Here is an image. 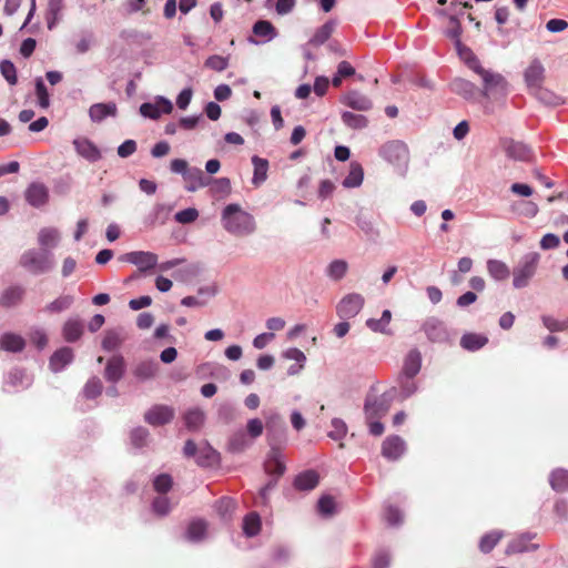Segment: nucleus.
<instances>
[{"label": "nucleus", "mask_w": 568, "mask_h": 568, "mask_svg": "<svg viewBox=\"0 0 568 568\" xmlns=\"http://www.w3.org/2000/svg\"><path fill=\"white\" fill-rule=\"evenodd\" d=\"M462 61L480 78L481 95L488 100L499 101L509 93V83L506 78L491 69H486L471 50H464Z\"/></svg>", "instance_id": "obj_1"}, {"label": "nucleus", "mask_w": 568, "mask_h": 568, "mask_svg": "<svg viewBox=\"0 0 568 568\" xmlns=\"http://www.w3.org/2000/svg\"><path fill=\"white\" fill-rule=\"evenodd\" d=\"M223 229L234 236H248L256 231L254 216L244 211L240 204H227L221 213Z\"/></svg>", "instance_id": "obj_2"}, {"label": "nucleus", "mask_w": 568, "mask_h": 568, "mask_svg": "<svg viewBox=\"0 0 568 568\" xmlns=\"http://www.w3.org/2000/svg\"><path fill=\"white\" fill-rule=\"evenodd\" d=\"M280 424L282 427L283 422L278 414H273L266 423L268 442L271 445V450L264 462V469L266 474L274 476L276 478L281 477L285 471V463L283 456L278 448L273 446V438L271 437L272 429L276 424Z\"/></svg>", "instance_id": "obj_3"}, {"label": "nucleus", "mask_w": 568, "mask_h": 568, "mask_svg": "<svg viewBox=\"0 0 568 568\" xmlns=\"http://www.w3.org/2000/svg\"><path fill=\"white\" fill-rule=\"evenodd\" d=\"M20 264L34 275L48 273L54 266L53 255L45 248L26 251L21 255Z\"/></svg>", "instance_id": "obj_4"}, {"label": "nucleus", "mask_w": 568, "mask_h": 568, "mask_svg": "<svg viewBox=\"0 0 568 568\" xmlns=\"http://www.w3.org/2000/svg\"><path fill=\"white\" fill-rule=\"evenodd\" d=\"M540 262V254L537 252L526 253L520 257L513 270V285L515 288H524L529 285L535 276Z\"/></svg>", "instance_id": "obj_5"}, {"label": "nucleus", "mask_w": 568, "mask_h": 568, "mask_svg": "<svg viewBox=\"0 0 568 568\" xmlns=\"http://www.w3.org/2000/svg\"><path fill=\"white\" fill-rule=\"evenodd\" d=\"M379 156L392 164L400 174L407 170L409 152L405 143L398 140L386 142L379 149Z\"/></svg>", "instance_id": "obj_6"}, {"label": "nucleus", "mask_w": 568, "mask_h": 568, "mask_svg": "<svg viewBox=\"0 0 568 568\" xmlns=\"http://www.w3.org/2000/svg\"><path fill=\"white\" fill-rule=\"evenodd\" d=\"M395 398V389L387 390L381 395L368 393L364 404L366 420L378 419L384 416Z\"/></svg>", "instance_id": "obj_7"}, {"label": "nucleus", "mask_w": 568, "mask_h": 568, "mask_svg": "<svg viewBox=\"0 0 568 568\" xmlns=\"http://www.w3.org/2000/svg\"><path fill=\"white\" fill-rule=\"evenodd\" d=\"M422 331L429 342L436 344H453L456 337V332L450 329L444 321L435 316L424 321Z\"/></svg>", "instance_id": "obj_8"}, {"label": "nucleus", "mask_w": 568, "mask_h": 568, "mask_svg": "<svg viewBox=\"0 0 568 568\" xmlns=\"http://www.w3.org/2000/svg\"><path fill=\"white\" fill-rule=\"evenodd\" d=\"M183 452L186 457H193L201 467H211L219 460L216 450L205 442L196 445L190 439L185 443Z\"/></svg>", "instance_id": "obj_9"}, {"label": "nucleus", "mask_w": 568, "mask_h": 568, "mask_svg": "<svg viewBox=\"0 0 568 568\" xmlns=\"http://www.w3.org/2000/svg\"><path fill=\"white\" fill-rule=\"evenodd\" d=\"M364 297L358 293L345 295L336 305V314L342 320L355 317L364 306Z\"/></svg>", "instance_id": "obj_10"}, {"label": "nucleus", "mask_w": 568, "mask_h": 568, "mask_svg": "<svg viewBox=\"0 0 568 568\" xmlns=\"http://www.w3.org/2000/svg\"><path fill=\"white\" fill-rule=\"evenodd\" d=\"M172 110V102L164 97H158L154 102H145L140 105L141 115L152 120L159 119L163 113L169 114Z\"/></svg>", "instance_id": "obj_11"}, {"label": "nucleus", "mask_w": 568, "mask_h": 568, "mask_svg": "<svg viewBox=\"0 0 568 568\" xmlns=\"http://www.w3.org/2000/svg\"><path fill=\"white\" fill-rule=\"evenodd\" d=\"M122 261L134 264L141 272H145L158 264V255L152 252L135 251L124 254Z\"/></svg>", "instance_id": "obj_12"}, {"label": "nucleus", "mask_w": 568, "mask_h": 568, "mask_svg": "<svg viewBox=\"0 0 568 568\" xmlns=\"http://www.w3.org/2000/svg\"><path fill=\"white\" fill-rule=\"evenodd\" d=\"M405 450L406 443L397 435L386 437L382 445V455L388 460H397L404 455Z\"/></svg>", "instance_id": "obj_13"}, {"label": "nucleus", "mask_w": 568, "mask_h": 568, "mask_svg": "<svg viewBox=\"0 0 568 568\" xmlns=\"http://www.w3.org/2000/svg\"><path fill=\"white\" fill-rule=\"evenodd\" d=\"M173 417V408L165 405H155L144 414V420L152 426L169 424Z\"/></svg>", "instance_id": "obj_14"}, {"label": "nucleus", "mask_w": 568, "mask_h": 568, "mask_svg": "<svg viewBox=\"0 0 568 568\" xmlns=\"http://www.w3.org/2000/svg\"><path fill=\"white\" fill-rule=\"evenodd\" d=\"M535 537L536 534L532 532H524L519 535L508 544L506 548V554L514 555L537 550L539 548V545L530 542V540H532Z\"/></svg>", "instance_id": "obj_15"}, {"label": "nucleus", "mask_w": 568, "mask_h": 568, "mask_svg": "<svg viewBox=\"0 0 568 568\" xmlns=\"http://www.w3.org/2000/svg\"><path fill=\"white\" fill-rule=\"evenodd\" d=\"M26 201L33 207H41L47 204L49 200L48 187L40 182L31 183L26 190Z\"/></svg>", "instance_id": "obj_16"}, {"label": "nucleus", "mask_w": 568, "mask_h": 568, "mask_svg": "<svg viewBox=\"0 0 568 568\" xmlns=\"http://www.w3.org/2000/svg\"><path fill=\"white\" fill-rule=\"evenodd\" d=\"M75 152L89 162H97L101 159L99 148L88 138H77L72 142Z\"/></svg>", "instance_id": "obj_17"}, {"label": "nucleus", "mask_w": 568, "mask_h": 568, "mask_svg": "<svg viewBox=\"0 0 568 568\" xmlns=\"http://www.w3.org/2000/svg\"><path fill=\"white\" fill-rule=\"evenodd\" d=\"M545 77V68L541 62L537 59L532 60L529 67L526 69L524 73L525 82L527 87L535 91L541 88V83Z\"/></svg>", "instance_id": "obj_18"}, {"label": "nucleus", "mask_w": 568, "mask_h": 568, "mask_svg": "<svg viewBox=\"0 0 568 568\" xmlns=\"http://www.w3.org/2000/svg\"><path fill=\"white\" fill-rule=\"evenodd\" d=\"M341 102L356 111H368L373 106V103L367 95L355 90L343 95Z\"/></svg>", "instance_id": "obj_19"}, {"label": "nucleus", "mask_w": 568, "mask_h": 568, "mask_svg": "<svg viewBox=\"0 0 568 568\" xmlns=\"http://www.w3.org/2000/svg\"><path fill=\"white\" fill-rule=\"evenodd\" d=\"M186 182L185 189L189 192H195L199 189L205 187L210 184L211 180L205 176L204 172L195 166H191L183 176Z\"/></svg>", "instance_id": "obj_20"}, {"label": "nucleus", "mask_w": 568, "mask_h": 568, "mask_svg": "<svg viewBox=\"0 0 568 568\" xmlns=\"http://www.w3.org/2000/svg\"><path fill=\"white\" fill-rule=\"evenodd\" d=\"M118 108L114 102L94 103L89 108V118L93 123H101L106 118L116 116Z\"/></svg>", "instance_id": "obj_21"}, {"label": "nucleus", "mask_w": 568, "mask_h": 568, "mask_svg": "<svg viewBox=\"0 0 568 568\" xmlns=\"http://www.w3.org/2000/svg\"><path fill=\"white\" fill-rule=\"evenodd\" d=\"M64 0H48L45 21L49 30H53L63 18Z\"/></svg>", "instance_id": "obj_22"}, {"label": "nucleus", "mask_w": 568, "mask_h": 568, "mask_svg": "<svg viewBox=\"0 0 568 568\" xmlns=\"http://www.w3.org/2000/svg\"><path fill=\"white\" fill-rule=\"evenodd\" d=\"M125 363L121 355L112 356L105 367L104 376L111 383L119 382L124 374Z\"/></svg>", "instance_id": "obj_23"}, {"label": "nucleus", "mask_w": 568, "mask_h": 568, "mask_svg": "<svg viewBox=\"0 0 568 568\" xmlns=\"http://www.w3.org/2000/svg\"><path fill=\"white\" fill-rule=\"evenodd\" d=\"M320 481V476L315 470L308 469L300 473L294 479V487L298 490L308 491L314 489Z\"/></svg>", "instance_id": "obj_24"}, {"label": "nucleus", "mask_w": 568, "mask_h": 568, "mask_svg": "<svg viewBox=\"0 0 568 568\" xmlns=\"http://www.w3.org/2000/svg\"><path fill=\"white\" fill-rule=\"evenodd\" d=\"M207 534V523L203 519H193L185 531V538L191 542H201Z\"/></svg>", "instance_id": "obj_25"}, {"label": "nucleus", "mask_w": 568, "mask_h": 568, "mask_svg": "<svg viewBox=\"0 0 568 568\" xmlns=\"http://www.w3.org/2000/svg\"><path fill=\"white\" fill-rule=\"evenodd\" d=\"M504 149L507 156L514 160L527 161L530 156V150L521 142L506 140L504 141Z\"/></svg>", "instance_id": "obj_26"}, {"label": "nucleus", "mask_w": 568, "mask_h": 568, "mask_svg": "<svg viewBox=\"0 0 568 568\" xmlns=\"http://www.w3.org/2000/svg\"><path fill=\"white\" fill-rule=\"evenodd\" d=\"M422 367V354L417 348L410 349L404 359L400 374L416 376Z\"/></svg>", "instance_id": "obj_27"}, {"label": "nucleus", "mask_w": 568, "mask_h": 568, "mask_svg": "<svg viewBox=\"0 0 568 568\" xmlns=\"http://www.w3.org/2000/svg\"><path fill=\"white\" fill-rule=\"evenodd\" d=\"M446 36L455 41V47H456L457 53L460 59H462V53H464L463 52L464 50H470L469 48L464 45L460 41L462 26H460V22L457 19V17L454 14L449 16V27L446 30Z\"/></svg>", "instance_id": "obj_28"}, {"label": "nucleus", "mask_w": 568, "mask_h": 568, "mask_svg": "<svg viewBox=\"0 0 568 568\" xmlns=\"http://www.w3.org/2000/svg\"><path fill=\"white\" fill-rule=\"evenodd\" d=\"M83 323L79 318H69L62 328L63 338L69 343L77 342L83 334Z\"/></svg>", "instance_id": "obj_29"}, {"label": "nucleus", "mask_w": 568, "mask_h": 568, "mask_svg": "<svg viewBox=\"0 0 568 568\" xmlns=\"http://www.w3.org/2000/svg\"><path fill=\"white\" fill-rule=\"evenodd\" d=\"M73 359V351L70 347H62L53 353L50 358V367L53 372L62 371Z\"/></svg>", "instance_id": "obj_30"}, {"label": "nucleus", "mask_w": 568, "mask_h": 568, "mask_svg": "<svg viewBox=\"0 0 568 568\" xmlns=\"http://www.w3.org/2000/svg\"><path fill=\"white\" fill-rule=\"evenodd\" d=\"M26 346V341L21 335L14 333H4L0 337V348L6 352L18 353Z\"/></svg>", "instance_id": "obj_31"}, {"label": "nucleus", "mask_w": 568, "mask_h": 568, "mask_svg": "<svg viewBox=\"0 0 568 568\" xmlns=\"http://www.w3.org/2000/svg\"><path fill=\"white\" fill-rule=\"evenodd\" d=\"M251 161L254 166L252 184L255 186H260L267 179L268 161L257 155H253Z\"/></svg>", "instance_id": "obj_32"}, {"label": "nucleus", "mask_w": 568, "mask_h": 568, "mask_svg": "<svg viewBox=\"0 0 568 568\" xmlns=\"http://www.w3.org/2000/svg\"><path fill=\"white\" fill-rule=\"evenodd\" d=\"M452 91L458 95L467 100H473L476 98L477 88L476 85L465 79L457 78L450 83Z\"/></svg>", "instance_id": "obj_33"}, {"label": "nucleus", "mask_w": 568, "mask_h": 568, "mask_svg": "<svg viewBox=\"0 0 568 568\" xmlns=\"http://www.w3.org/2000/svg\"><path fill=\"white\" fill-rule=\"evenodd\" d=\"M335 28H336V21L328 20L327 22H325L322 27H320L315 31L314 36L310 39L308 43L314 47H320V45L324 44L332 36Z\"/></svg>", "instance_id": "obj_34"}, {"label": "nucleus", "mask_w": 568, "mask_h": 568, "mask_svg": "<svg viewBox=\"0 0 568 568\" xmlns=\"http://www.w3.org/2000/svg\"><path fill=\"white\" fill-rule=\"evenodd\" d=\"M229 450L232 453H242L252 445V440L242 429L233 433L229 439Z\"/></svg>", "instance_id": "obj_35"}, {"label": "nucleus", "mask_w": 568, "mask_h": 568, "mask_svg": "<svg viewBox=\"0 0 568 568\" xmlns=\"http://www.w3.org/2000/svg\"><path fill=\"white\" fill-rule=\"evenodd\" d=\"M60 237V232L57 229L44 227L40 230L38 241L42 248L50 251V248H53L58 245Z\"/></svg>", "instance_id": "obj_36"}, {"label": "nucleus", "mask_w": 568, "mask_h": 568, "mask_svg": "<svg viewBox=\"0 0 568 568\" xmlns=\"http://www.w3.org/2000/svg\"><path fill=\"white\" fill-rule=\"evenodd\" d=\"M125 339V334L122 328H115L108 331L102 341V347L104 351L112 352L120 347L122 342Z\"/></svg>", "instance_id": "obj_37"}, {"label": "nucleus", "mask_w": 568, "mask_h": 568, "mask_svg": "<svg viewBox=\"0 0 568 568\" xmlns=\"http://www.w3.org/2000/svg\"><path fill=\"white\" fill-rule=\"evenodd\" d=\"M488 342V338L480 334L467 333L464 334L460 338V346L464 349L475 352L485 346Z\"/></svg>", "instance_id": "obj_38"}, {"label": "nucleus", "mask_w": 568, "mask_h": 568, "mask_svg": "<svg viewBox=\"0 0 568 568\" xmlns=\"http://www.w3.org/2000/svg\"><path fill=\"white\" fill-rule=\"evenodd\" d=\"M6 385H10L16 389L19 387L27 388L31 385V379L23 369L13 368L7 375Z\"/></svg>", "instance_id": "obj_39"}, {"label": "nucleus", "mask_w": 568, "mask_h": 568, "mask_svg": "<svg viewBox=\"0 0 568 568\" xmlns=\"http://www.w3.org/2000/svg\"><path fill=\"white\" fill-rule=\"evenodd\" d=\"M363 179L364 171L362 165L357 162H352L349 172L343 180V185L348 189L358 187L363 183Z\"/></svg>", "instance_id": "obj_40"}, {"label": "nucleus", "mask_w": 568, "mask_h": 568, "mask_svg": "<svg viewBox=\"0 0 568 568\" xmlns=\"http://www.w3.org/2000/svg\"><path fill=\"white\" fill-rule=\"evenodd\" d=\"M159 364L155 361H144L134 368V376L140 381H148L155 376Z\"/></svg>", "instance_id": "obj_41"}, {"label": "nucleus", "mask_w": 568, "mask_h": 568, "mask_svg": "<svg viewBox=\"0 0 568 568\" xmlns=\"http://www.w3.org/2000/svg\"><path fill=\"white\" fill-rule=\"evenodd\" d=\"M175 504L166 494L158 495L152 500V510L155 515L163 517L173 509Z\"/></svg>", "instance_id": "obj_42"}, {"label": "nucleus", "mask_w": 568, "mask_h": 568, "mask_svg": "<svg viewBox=\"0 0 568 568\" xmlns=\"http://www.w3.org/2000/svg\"><path fill=\"white\" fill-rule=\"evenodd\" d=\"M487 271L489 275L496 281L506 280L510 274L509 267L506 265V263L499 260H488Z\"/></svg>", "instance_id": "obj_43"}, {"label": "nucleus", "mask_w": 568, "mask_h": 568, "mask_svg": "<svg viewBox=\"0 0 568 568\" xmlns=\"http://www.w3.org/2000/svg\"><path fill=\"white\" fill-rule=\"evenodd\" d=\"M261 517L256 511L247 514L243 519V531L246 537H254L261 530Z\"/></svg>", "instance_id": "obj_44"}, {"label": "nucleus", "mask_w": 568, "mask_h": 568, "mask_svg": "<svg viewBox=\"0 0 568 568\" xmlns=\"http://www.w3.org/2000/svg\"><path fill=\"white\" fill-rule=\"evenodd\" d=\"M550 486L556 491L568 490V470L558 468L555 469L549 477Z\"/></svg>", "instance_id": "obj_45"}, {"label": "nucleus", "mask_w": 568, "mask_h": 568, "mask_svg": "<svg viewBox=\"0 0 568 568\" xmlns=\"http://www.w3.org/2000/svg\"><path fill=\"white\" fill-rule=\"evenodd\" d=\"M23 294L24 290L20 286L9 287L3 292L0 304L4 307L14 306L22 300Z\"/></svg>", "instance_id": "obj_46"}, {"label": "nucleus", "mask_w": 568, "mask_h": 568, "mask_svg": "<svg viewBox=\"0 0 568 568\" xmlns=\"http://www.w3.org/2000/svg\"><path fill=\"white\" fill-rule=\"evenodd\" d=\"M253 33L261 37L264 41H271L277 34L274 26L267 20H258L253 26Z\"/></svg>", "instance_id": "obj_47"}, {"label": "nucleus", "mask_w": 568, "mask_h": 568, "mask_svg": "<svg viewBox=\"0 0 568 568\" xmlns=\"http://www.w3.org/2000/svg\"><path fill=\"white\" fill-rule=\"evenodd\" d=\"M415 376H406L400 374L398 376L399 396L400 398L407 399L417 392V384L414 381Z\"/></svg>", "instance_id": "obj_48"}, {"label": "nucleus", "mask_w": 568, "mask_h": 568, "mask_svg": "<svg viewBox=\"0 0 568 568\" xmlns=\"http://www.w3.org/2000/svg\"><path fill=\"white\" fill-rule=\"evenodd\" d=\"M348 264L345 260L332 261L327 268L326 275L333 281H341L347 273Z\"/></svg>", "instance_id": "obj_49"}, {"label": "nucleus", "mask_w": 568, "mask_h": 568, "mask_svg": "<svg viewBox=\"0 0 568 568\" xmlns=\"http://www.w3.org/2000/svg\"><path fill=\"white\" fill-rule=\"evenodd\" d=\"M343 123L354 130H361L367 126L368 120L366 116L362 114H355L349 111H344L342 113Z\"/></svg>", "instance_id": "obj_50"}, {"label": "nucleus", "mask_w": 568, "mask_h": 568, "mask_svg": "<svg viewBox=\"0 0 568 568\" xmlns=\"http://www.w3.org/2000/svg\"><path fill=\"white\" fill-rule=\"evenodd\" d=\"M390 320H392L390 311L385 310V311H383L381 318H378V320L368 318L366 321V326L373 332H378V333L385 334L388 332L387 326H388Z\"/></svg>", "instance_id": "obj_51"}, {"label": "nucleus", "mask_w": 568, "mask_h": 568, "mask_svg": "<svg viewBox=\"0 0 568 568\" xmlns=\"http://www.w3.org/2000/svg\"><path fill=\"white\" fill-rule=\"evenodd\" d=\"M204 423V413L200 408H192L184 414V424L190 430L199 429Z\"/></svg>", "instance_id": "obj_52"}, {"label": "nucleus", "mask_w": 568, "mask_h": 568, "mask_svg": "<svg viewBox=\"0 0 568 568\" xmlns=\"http://www.w3.org/2000/svg\"><path fill=\"white\" fill-rule=\"evenodd\" d=\"M73 302H74V298L72 295H62V296H59L58 298H55L50 304H48L44 307V311L48 313H51V314L61 313L63 311L69 310L71 307V305L73 304Z\"/></svg>", "instance_id": "obj_53"}, {"label": "nucleus", "mask_w": 568, "mask_h": 568, "mask_svg": "<svg viewBox=\"0 0 568 568\" xmlns=\"http://www.w3.org/2000/svg\"><path fill=\"white\" fill-rule=\"evenodd\" d=\"M236 503L230 497H223L216 501L215 509L223 520H229L235 509Z\"/></svg>", "instance_id": "obj_54"}, {"label": "nucleus", "mask_w": 568, "mask_h": 568, "mask_svg": "<svg viewBox=\"0 0 568 568\" xmlns=\"http://www.w3.org/2000/svg\"><path fill=\"white\" fill-rule=\"evenodd\" d=\"M503 537V532L498 530L490 531L481 537L479 541V549L484 554H488L493 550V548L497 545V542Z\"/></svg>", "instance_id": "obj_55"}, {"label": "nucleus", "mask_w": 568, "mask_h": 568, "mask_svg": "<svg viewBox=\"0 0 568 568\" xmlns=\"http://www.w3.org/2000/svg\"><path fill=\"white\" fill-rule=\"evenodd\" d=\"M36 94L38 98V105L41 109H48L50 106V95L42 78H37L34 81Z\"/></svg>", "instance_id": "obj_56"}, {"label": "nucleus", "mask_w": 568, "mask_h": 568, "mask_svg": "<svg viewBox=\"0 0 568 568\" xmlns=\"http://www.w3.org/2000/svg\"><path fill=\"white\" fill-rule=\"evenodd\" d=\"M173 479L168 474H160L153 479V489L159 494H168L172 488Z\"/></svg>", "instance_id": "obj_57"}, {"label": "nucleus", "mask_w": 568, "mask_h": 568, "mask_svg": "<svg viewBox=\"0 0 568 568\" xmlns=\"http://www.w3.org/2000/svg\"><path fill=\"white\" fill-rule=\"evenodd\" d=\"M102 389H103V386H102L100 378L92 377L84 385L83 395L88 399H94L101 395Z\"/></svg>", "instance_id": "obj_58"}, {"label": "nucleus", "mask_w": 568, "mask_h": 568, "mask_svg": "<svg viewBox=\"0 0 568 568\" xmlns=\"http://www.w3.org/2000/svg\"><path fill=\"white\" fill-rule=\"evenodd\" d=\"M513 209L526 217H535L538 214V205L532 201H520L513 205Z\"/></svg>", "instance_id": "obj_59"}, {"label": "nucleus", "mask_w": 568, "mask_h": 568, "mask_svg": "<svg viewBox=\"0 0 568 568\" xmlns=\"http://www.w3.org/2000/svg\"><path fill=\"white\" fill-rule=\"evenodd\" d=\"M205 68L222 72L229 67V57H222L217 54L210 55L205 62Z\"/></svg>", "instance_id": "obj_60"}, {"label": "nucleus", "mask_w": 568, "mask_h": 568, "mask_svg": "<svg viewBox=\"0 0 568 568\" xmlns=\"http://www.w3.org/2000/svg\"><path fill=\"white\" fill-rule=\"evenodd\" d=\"M0 72L9 84L13 85L17 83V69L10 60H3L0 62Z\"/></svg>", "instance_id": "obj_61"}, {"label": "nucleus", "mask_w": 568, "mask_h": 568, "mask_svg": "<svg viewBox=\"0 0 568 568\" xmlns=\"http://www.w3.org/2000/svg\"><path fill=\"white\" fill-rule=\"evenodd\" d=\"M150 433L145 427L139 426L131 432V442L138 447H144L148 444Z\"/></svg>", "instance_id": "obj_62"}, {"label": "nucleus", "mask_w": 568, "mask_h": 568, "mask_svg": "<svg viewBox=\"0 0 568 568\" xmlns=\"http://www.w3.org/2000/svg\"><path fill=\"white\" fill-rule=\"evenodd\" d=\"M332 429L328 432V437L334 440H339L345 437L347 433V426L344 420L339 418H333L331 422Z\"/></svg>", "instance_id": "obj_63"}, {"label": "nucleus", "mask_w": 568, "mask_h": 568, "mask_svg": "<svg viewBox=\"0 0 568 568\" xmlns=\"http://www.w3.org/2000/svg\"><path fill=\"white\" fill-rule=\"evenodd\" d=\"M199 217V212L194 207L184 209L182 211H179L174 219L180 224H189L194 222Z\"/></svg>", "instance_id": "obj_64"}]
</instances>
